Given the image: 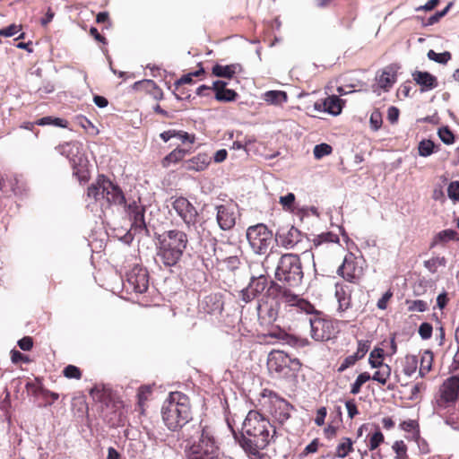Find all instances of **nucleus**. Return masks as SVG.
<instances>
[{"label": "nucleus", "mask_w": 459, "mask_h": 459, "mask_svg": "<svg viewBox=\"0 0 459 459\" xmlns=\"http://www.w3.org/2000/svg\"><path fill=\"white\" fill-rule=\"evenodd\" d=\"M371 128L375 131L378 130L383 123L382 114L378 109L372 111L369 118Z\"/></svg>", "instance_id": "nucleus-52"}, {"label": "nucleus", "mask_w": 459, "mask_h": 459, "mask_svg": "<svg viewBox=\"0 0 459 459\" xmlns=\"http://www.w3.org/2000/svg\"><path fill=\"white\" fill-rule=\"evenodd\" d=\"M435 399L437 406L440 409L455 406L459 399V377H447L439 386Z\"/></svg>", "instance_id": "nucleus-14"}, {"label": "nucleus", "mask_w": 459, "mask_h": 459, "mask_svg": "<svg viewBox=\"0 0 459 459\" xmlns=\"http://www.w3.org/2000/svg\"><path fill=\"white\" fill-rule=\"evenodd\" d=\"M393 292L391 290H388L378 300L377 306L379 309L385 310L387 308L388 303L393 298Z\"/></svg>", "instance_id": "nucleus-60"}, {"label": "nucleus", "mask_w": 459, "mask_h": 459, "mask_svg": "<svg viewBox=\"0 0 459 459\" xmlns=\"http://www.w3.org/2000/svg\"><path fill=\"white\" fill-rule=\"evenodd\" d=\"M161 413L169 430H179L192 419L189 397L181 392H171L163 403Z\"/></svg>", "instance_id": "nucleus-4"}, {"label": "nucleus", "mask_w": 459, "mask_h": 459, "mask_svg": "<svg viewBox=\"0 0 459 459\" xmlns=\"http://www.w3.org/2000/svg\"><path fill=\"white\" fill-rule=\"evenodd\" d=\"M264 100L271 104H280L287 100V94L281 91H269L264 94Z\"/></svg>", "instance_id": "nucleus-40"}, {"label": "nucleus", "mask_w": 459, "mask_h": 459, "mask_svg": "<svg viewBox=\"0 0 459 459\" xmlns=\"http://www.w3.org/2000/svg\"><path fill=\"white\" fill-rule=\"evenodd\" d=\"M385 351L381 348H375L369 354L368 363L372 368H377L384 364Z\"/></svg>", "instance_id": "nucleus-42"}, {"label": "nucleus", "mask_w": 459, "mask_h": 459, "mask_svg": "<svg viewBox=\"0 0 459 459\" xmlns=\"http://www.w3.org/2000/svg\"><path fill=\"white\" fill-rule=\"evenodd\" d=\"M281 305L285 309L289 307L290 312L311 313L314 311V305L295 294L292 290L281 286L275 281H271L266 290V299L259 300L256 310L257 316L262 325H267L276 321Z\"/></svg>", "instance_id": "nucleus-1"}, {"label": "nucleus", "mask_w": 459, "mask_h": 459, "mask_svg": "<svg viewBox=\"0 0 459 459\" xmlns=\"http://www.w3.org/2000/svg\"><path fill=\"white\" fill-rule=\"evenodd\" d=\"M309 318L310 335L316 342H327L335 338L340 331L338 322L330 316L316 310L311 313Z\"/></svg>", "instance_id": "nucleus-8"}, {"label": "nucleus", "mask_w": 459, "mask_h": 459, "mask_svg": "<svg viewBox=\"0 0 459 459\" xmlns=\"http://www.w3.org/2000/svg\"><path fill=\"white\" fill-rule=\"evenodd\" d=\"M217 214L216 220L219 227L222 230H231L237 220L235 208L230 204H221L216 206Z\"/></svg>", "instance_id": "nucleus-21"}, {"label": "nucleus", "mask_w": 459, "mask_h": 459, "mask_svg": "<svg viewBox=\"0 0 459 459\" xmlns=\"http://www.w3.org/2000/svg\"><path fill=\"white\" fill-rule=\"evenodd\" d=\"M335 296L337 298L340 311H346L351 307V290L349 286L337 284Z\"/></svg>", "instance_id": "nucleus-25"}, {"label": "nucleus", "mask_w": 459, "mask_h": 459, "mask_svg": "<svg viewBox=\"0 0 459 459\" xmlns=\"http://www.w3.org/2000/svg\"><path fill=\"white\" fill-rule=\"evenodd\" d=\"M434 354L431 351L426 350L420 354L419 375L425 377L432 369Z\"/></svg>", "instance_id": "nucleus-29"}, {"label": "nucleus", "mask_w": 459, "mask_h": 459, "mask_svg": "<svg viewBox=\"0 0 459 459\" xmlns=\"http://www.w3.org/2000/svg\"><path fill=\"white\" fill-rule=\"evenodd\" d=\"M72 411L78 417H82L88 411V403L84 396L74 397L72 400Z\"/></svg>", "instance_id": "nucleus-35"}, {"label": "nucleus", "mask_w": 459, "mask_h": 459, "mask_svg": "<svg viewBox=\"0 0 459 459\" xmlns=\"http://www.w3.org/2000/svg\"><path fill=\"white\" fill-rule=\"evenodd\" d=\"M227 82L216 81L212 84V91L215 92V99L221 102H230L236 100L238 93L234 90L227 89Z\"/></svg>", "instance_id": "nucleus-24"}, {"label": "nucleus", "mask_w": 459, "mask_h": 459, "mask_svg": "<svg viewBox=\"0 0 459 459\" xmlns=\"http://www.w3.org/2000/svg\"><path fill=\"white\" fill-rule=\"evenodd\" d=\"M152 394V388L151 385H142L137 391V406L138 411L141 413L144 412V407L146 401L149 400Z\"/></svg>", "instance_id": "nucleus-32"}, {"label": "nucleus", "mask_w": 459, "mask_h": 459, "mask_svg": "<svg viewBox=\"0 0 459 459\" xmlns=\"http://www.w3.org/2000/svg\"><path fill=\"white\" fill-rule=\"evenodd\" d=\"M124 208L132 221L131 230H133L134 234L144 233L145 235H149V230L144 220V206L141 205L136 201H133L129 204L126 203Z\"/></svg>", "instance_id": "nucleus-17"}, {"label": "nucleus", "mask_w": 459, "mask_h": 459, "mask_svg": "<svg viewBox=\"0 0 459 459\" xmlns=\"http://www.w3.org/2000/svg\"><path fill=\"white\" fill-rule=\"evenodd\" d=\"M187 152L184 149L177 148L163 158L161 164L164 168H168L171 163H177L182 160Z\"/></svg>", "instance_id": "nucleus-34"}, {"label": "nucleus", "mask_w": 459, "mask_h": 459, "mask_svg": "<svg viewBox=\"0 0 459 459\" xmlns=\"http://www.w3.org/2000/svg\"><path fill=\"white\" fill-rule=\"evenodd\" d=\"M412 78L420 86L422 92L431 91L438 85L437 77L429 72L415 71L412 73Z\"/></svg>", "instance_id": "nucleus-23"}, {"label": "nucleus", "mask_w": 459, "mask_h": 459, "mask_svg": "<svg viewBox=\"0 0 459 459\" xmlns=\"http://www.w3.org/2000/svg\"><path fill=\"white\" fill-rule=\"evenodd\" d=\"M436 145L433 141L431 140H422L419 143L418 145V152L419 155L421 157H428L430 156L432 153L437 152Z\"/></svg>", "instance_id": "nucleus-39"}, {"label": "nucleus", "mask_w": 459, "mask_h": 459, "mask_svg": "<svg viewBox=\"0 0 459 459\" xmlns=\"http://www.w3.org/2000/svg\"><path fill=\"white\" fill-rule=\"evenodd\" d=\"M418 358L415 355H407L404 358V362L403 365V372L408 376H412L418 368Z\"/></svg>", "instance_id": "nucleus-36"}, {"label": "nucleus", "mask_w": 459, "mask_h": 459, "mask_svg": "<svg viewBox=\"0 0 459 459\" xmlns=\"http://www.w3.org/2000/svg\"><path fill=\"white\" fill-rule=\"evenodd\" d=\"M370 379L371 376L368 372L360 373L351 386V394H358L360 392L361 386Z\"/></svg>", "instance_id": "nucleus-43"}, {"label": "nucleus", "mask_w": 459, "mask_h": 459, "mask_svg": "<svg viewBox=\"0 0 459 459\" xmlns=\"http://www.w3.org/2000/svg\"><path fill=\"white\" fill-rule=\"evenodd\" d=\"M393 449L396 454V459H400L406 456L407 446L403 440L395 441L394 444L393 445Z\"/></svg>", "instance_id": "nucleus-57"}, {"label": "nucleus", "mask_w": 459, "mask_h": 459, "mask_svg": "<svg viewBox=\"0 0 459 459\" xmlns=\"http://www.w3.org/2000/svg\"><path fill=\"white\" fill-rule=\"evenodd\" d=\"M243 432L238 438L249 459H267L264 450L276 437V428L260 411L251 410L243 423Z\"/></svg>", "instance_id": "nucleus-2"}, {"label": "nucleus", "mask_w": 459, "mask_h": 459, "mask_svg": "<svg viewBox=\"0 0 459 459\" xmlns=\"http://www.w3.org/2000/svg\"><path fill=\"white\" fill-rule=\"evenodd\" d=\"M22 30V25L13 23L5 28L0 29L1 37H13Z\"/></svg>", "instance_id": "nucleus-54"}, {"label": "nucleus", "mask_w": 459, "mask_h": 459, "mask_svg": "<svg viewBox=\"0 0 459 459\" xmlns=\"http://www.w3.org/2000/svg\"><path fill=\"white\" fill-rule=\"evenodd\" d=\"M447 195L454 202H459V181H453L449 184Z\"/></svg>", "instance_id": "nucleus-55"}, {"label": "nucleus", "mask_w": 459, "mask_h": 459, "mask_svg": "<svg viewBox=\"0 0 459 459\" xmlns=\"http://www.w3.org/2000/svg\"><path fill=\"white\" fill-rule=\"evenodd\" d=\"M449 8L450 4H448L444 10L437 12L435 14L431 15L428 19L426 25H433L437 23L442 17H444L447 13Z\"/></svg>", "instance_id": "nucleus-61"}, {"label": "nucleus", "mask_w": 459, "mask_h": 459, "mask_svg": "<svg viewBox=\"0 0 459 459\" xmlns=\"http://www.w3.org/2000/svg\"><path fill=\"white\" fill-rule=\"evenodd\" d=\"M270 283H268L267 277L260 275L258 277H252L248 285L240 291V299L248 303L258 295H260L265 289L267 290Z\"/></svg>", "instance_id": "nucleus-20"}, {"label": "nucleus", "mask_w": 459, "mask_h": 459, "mask_svg": "<svg viewBox=\"0 0 459 459\" xmlns=\"http://www.w3.org/2000/svg\"><path fill=\"white\" fill-rule=\"evenodd\" d=\"M279 256V254L277 251L270 250V252L266 255L263 261V267L265 270H269L271 268V265L273 264V261Z\"/></svg>", "instance_id": "nucleus-62"}, {"label": "nucleus", "mask_w": 459, "mask_h": 459, "mask_svg": "<svg viewBox=\"0 0 459 459\" xmlns=\"http://www.w3.org/2000/svg\"><path fill=\"white\" fill-rule=\"evenodd\" d=\"M172 208L188 228L196 224L198 212L186 197H177L172 203Z\"/></svg>", "instance_id": "nucleus-18"}, {"label": "nucleus", "mask_w": 459, "mask_h": 459, "mask_svg": "<svg viewBox=\"0 0 459 459\" xmlns=\"http://www.w3.org/2000/svg\"><path fill=\"white\" fill-rule=\"evenodd\" d=\"M259 403L262 409L280 425H283L290 419L291 411L294 410L290 403L267 388L262 391Z\"/></svg>", "instance_id": "nucleus-7"}, {"label": "nucleus", "mask_w": 459, "mask_h": 459, "mask_svg": "<svg viewBox=\"0 0 459 459\" xmlns=\"http://www.w3.org/2000/svg\"><path fill=\"white\" fill-rule=\"evenodd\" d=\"M186 456L187 459H220L219 447L207 428L203 429L199 441L186 450Z\"/></svg>", "instance_id": "nucleus-11"}, {"label": "nucleus", "mask_w": 459, "mask_h": 459, "mask_svg": "<svg viewBox=\"0 0 459 459\" xmlns=\"http://www.w3.org/2000/svg\"><path fill=\"white\" fill-rule=\"evenodd\" d=\"M63 375L66 378L79 380L82 377V372L78 367L74 365H67L63 369Z\"/></svg>", "instance_id": "nucleus-46"}, {"label": "nucleus", "mask_w": 459, "mask_h": 459, "mask_svg": "<svg viewBox=\"0 0 459 459\" xmlns=\"http://www.w3.org/2000/svg\"><path fill=\"white\" fill-rule=\"evenodd\" d=\"M419 334L423 340H429L432 336L433 326L429 323H422L419 327Z\"/></svg>", "instance_id": "nucleus-56"}, {"label": "nucleus", "mask_w": 459, "mask_h": 459, "mask_svg": "<svg viewBox=\"0 0 459 459\" xmlns=\"http://www.w3.org/2000/svg\"><path fill=\"white\" fill-rule=\"evenodd\" d=\"M224 302L219 293H212L205 296L198 305L199 313L208 316L211 321H220L222 315Z\"/></svg>", "instance_id": "nucleus-16"}, {"label": "nucleus", "mask_w": 459, "mask_h": 459, "mask_svg": "<svg viewBox=\"0 0 459 459\" xmlns=\"http://www.w3.org/2000/svg\"><path fill=\"white\" fill-rule=\"evenodd\" d=\"M427 56L429 59L443 65L446 64L452 57L451 53L448 51H445L443 53H436L432 49L428 52Z\"/></svg>", "instance_id": "nucleus-44"}, {"label": "nucleus", "mask_w": 459, "mask_h": 459, "mask_svg": "<svg viewBox=\"0 0 459 459\" xmlns=\"http://www.w3.org/2000/svg\"><path fill=\"white\" fill-rule=\"evenodd\" d=\"M456 235L457 232L454 230H444L435 236L430 247H435L437 243H444L449 240H453L456 238Z\"/></svg>", "instance_id": "nucleus-38"}, {"label": "nucleus", "mask_w": 459, "mask_h": 459, "mask_svg": "<svg viewBox=\"0 0 459 459\" xmlns=\"http://www.w3.org/2000/svg\"><path fill=\"white\" fill-rule=\"evenodd\" d=\"M273 232L264 224L250 226L247 230V239L252 250L258 255L267 253L273 243Z\"/></svg>", "instance_id": "nucleus-13"}, {"label": "nucleus", "mask_w": 459, "mask_h": 459, "mask_svg": "<svg viewBox=\"0 0 459 459\" xmlns=\"http://www.w3.org/2000/svg\"><path fill=\"white\" fill-rule=\"evenodd\" d=\"M134 89L136 91L143 92L150 95L155 100L163 99V91L152 80H143L134 82Z\"/></svg>", "instance_id": "nucleus-22"}, {"label": "nucleus", "mask_w": 459, "mask_h": 459, "mask_svg": "<svg viewBox=\"0 0 459 459\" xmlns=\"http://www.w3.org/2000/svg\"><path fill=\"white\" fill-rule=\"evenodd\" d=\"M11 360L13 363H19V362H23V363H29L30 362V359H29L28 356L22 354L21 351H17V350H12L11 351Z\"/></svg>", "instance_id": "nucleus-59"}, {"label": "nucleus", "mask_w": 459, "mask_h": 459, "mask_svg": "<svg viewBox=\"0 0 459 459\" xmlns=\"http://www.w3.org/2000/svg\"><path fill=\"white\" fill-rule=\"evenodd\" d=\"M364 259L352 253L345 255L342 264L338 268V273L345 281L358 283L364 274Z\"/></svg>", "instance_id": "nucleus-15"}, {"label": "nucleus", "mask_w": 459, "mask_h": 459, "mask_svg": "<svg viewBox=\"0 0 459 459\" xmlns=\"http://www.w3.org/2000/svg\"><path fill=\"white\" fill-rule=\"evenodd\" d=\"M446 259L444 256H435L424 262V266L432 273L437 272L438 267H445Z\"/></svg>", "instance_id": "nucleus-41"}, {"label": "nucleus", "mask_w": 459, "mask_h": 459, "mask_svg": "<svg viewBox=\"0 0 459 459\" xmlns=\"http://www.w3.org/2000/svg\"><path fill=\"white\" fill-rule=\"evenodd\" d=\"M187 234L177 229L164 231L159 235L156 259L165 268L176 266L184 255L188 246Z\"/></svg>", "instance_id": "nucleus-3"}, {"label": "nucleus", "mask_w": 459, "mask_h": 459, "mask_svg": "<svg viewBox=\"0 0 459 459\" xmlns=\"http://www.w3.org/2000/svg\"><path fill=\"white\" fill-rule=\"evenodd\" d=\"M90 394L93 400L104 404L102 414L108 423L112 426L118 425L121 422L122 402L113 400L104 388L95 385L90 390Z\"/></svg>", "instance_id": "nucleus-10"}, {"label": "nucleus", "mask_w": 459, "mask_h": 459, "mask_svg": "<svg viewBox=\"0 0 459 459\" xmlns=\"http://www.w3.org/2000/svg\"><path fill=\"white\" fill-rule=\"evenodd\" d=\"M377 370L373 374L371 379L377 381V383L385 385L387 384V381L391 376V367L385 363L381 366L377 367Z\"/></svg>", "instance_id": "nucleus-31"}, {"label": "nucleus", "mask_w": 459, "mask_h": 459, "mask_svg": "<svg viewBox=\"0 0 459 459\" xmlns=\"http://www.w3.org/2000/svg\"><path fill=\"white\" fill-rule=\"evenodd\" d=\"M409 311L424 312L429 308L428 303L421 299L406 300Z\"/></svg>", "instance_id": "nucleus-48"}, {"label": "nucleus", "mask_w": 459, "mask_h": 459, "mask_svg": "<svg viewBox=\"0 0 459 459\" xmlns=\"http://www.w3.org/2000/svg\"><path fill=\"white\" fill-rule=\"evenodd\" d=\"M325 110L332 115H339L342 109V100L333 95L325 99L324 102Z\"/></svg>", "instance_id": "nucleus-30"}, {"label": "nucleus", "mask_w": 459, "mask_h": 459, "mask_svg": "<svg viewBox=\"0 0 459 459\" xmlns=\"http://www.w3.org/2000/svg\"><path fill=\"white\" fill-rule=\"evenodd\" d=\"M370 348V342L368 341L359 340L358 342V348L355 354L361 359L365 357Z\"/></svg>", "instance_id": "nucleus-58"}, {"label": "nucleus", "mask_w": 459, "mask_h": 459, "mask_svg": "<svg viewBox=\"0 0 459 459\" xmlns=\"http://www.w3.org/2000/svg\"><path fill=\"white\" fill-rule=\"evenodd\" d=\"M18 346L22 351H30L33 347V339L30 336H24L18 341Z\"/></svg>", "instance_id": "nucleus-63"}, {"label": "nucleus", "mask_w": 459, "mask_h": 459, "mask_svg": "<svg viewBox=\"0 0 459 459\" xmlns=\"http://www.w3.org/2000/svg\"><path fill=\"white\" fill-rule=\"evenodd\" d=\"M401 428L407 432L417 431L419 432V424L414 420H404L401 423Z\"/></svg>", "instance_id": "nucleus-64"}, {"label": "nucleus", "mask_w": 459, "mask_h": 459, "mask_svg": "<svg viewBox=\"0 0 459 459\" xmlns=\"http://www.w3.org/2000/svg\"><path fill=\"white\" fill-rule=\"evenodd\" d=\"M437 135L445 144L450 145L455 142V134L448 126L440 127L437 131Z\"/></svg>", "instance_id": "nucleus-45"}, {"label": "nucleus", "mask_w": 459, "mask_h": 459, "mask_svg": "<svg viewBox=\"0 0 459 459\" xmlns=\"http://www.w3.org/2000/svg\"><path fill=\"white\" fill-rule=\"evenodd\" d=\"M87 197L94 202L111 205H125L126 200L122 189L104 175H99L87 188Z\"/></svg>", "instance_id": "nucleus-5"}, {"label": "nucleus", "mask_w": 459, "mask_h": 459, "mask_svg": "<svg viewBox=\"0 0 459 459\" xmlns=\"http://www.w3.org/2000/svg\"><path fill=\"white\" fill-rule=\"evenodd\" d=\"M9 182L14 195H20L25 190L24 183L19 176L14 175L10 178Z\"/></svg>", "instance_id": "nucleus-50"}, {"label": "nucleus", "mask_w": 459, "mask_h": 459, "mask_svg": "<svg viewBox=\"0 0 459 459\" xmlns=\"http://www.w3.org/2000/svg\"><path fill=\"white\" fill-rule=\"evenodd\" d=\"M279 203L282 205L284 210L292 211L295 203L294 194L289 193L286 195L281 196Z\"/></svg>", "instance_id": "nucleus-53"}, {"label": "nucleus", "mask_w": 459, "mask_h": 459, "mask_svg": "<svg viewBox=\"0 0 459 459\" xmlns=\"http://www.w3.org/2000/svg\"><path fill=\"white\" fill-rule=\"evenodd\" d=\"M333 152V148L331 145L327 143H320L316 144L314 147V156L316 159L319 160L326 155L331 154Z\"/></svg>", "instance_id": "nucleus-47"}, {"label": "nucleus", "mask_w": 459, "mask_h": 459, "mask_svg": "<svg viewBox=\"0 0 459 459\" xmlns=\"http://www.w3.org/2000/svg\"><path fill=\"white\" fill-rule=\"evenodd\" d=\"M303 277L302 264L298 255L287 253L279 257L275 269L276 282L291 290L301 285Z\"/></svg>", "instance_id": "nucleus-6"}, {"label": "nucleus", "mask_w": 459, "mask_h": 459, "mask_svg": "<svg viewBox=\"0 0 459 459\" xmlns=\"http://www.w3.org/2000/svg\"><path fill=\"white\" fill-rule=\"evenodd\" d=\"M353 442L350 437H342L336 446L335 456L345 458L350 453L353 452Z\"/></svg>", "instance_id": "nucleus-33"}, {"label": "nucleus", "mask_w": 459, "mask_h": 459, "mask_svg": "<svg viewBox=\"0 0 459 459\" xmlns=\"http://www.w3.org/2000/svg\"><path fill=\"white\" fill-rule=\"evenodd\" d=\"M241 71V65L239 64H231L228 65H221L216 64L212 67V74L217 77H222L227 79H232L237 73Z\"/></svg>", "instance_id": "nucleus-27"}, {"label": "nucleus", "mask_w": 459, "mask_h": 459, "mask_svg": "<svg viewBox=\"0 0 459 459\" xmlns=\"http://www.w3.org/2000/svg\"><path fill=\"white\" fill-rule=\"evenodd\" d=\"M396 81V75L391 67L385 68L381 74L377 77V85L379 88L387 91Z\"/></svg>", "instance_id": "nucleus-28"}, {"label": "nucleus", "mask_w": 459, "mask_h": 459, "mask_svg": "<svg viewBox=\"0 0 459 459\" xmlns=\"http://www.w3.org/2000/svg\"><path fill=\"white\" fill-rule=\"evenodd\" d=\"M211 163V158L206 153H198L195 157L185 161V168L187 170L202 171Z\"/></svg>", "instance_id": "nucleus-26"}, {"label": "nucleus", "mask_w": 459, "mask_h": 459, "mask_svg": "<svg viewBox=\"0 0 459 459\" xmlns=\"http://www.w3.org/2000/svg\"><path fill=\"white\" fill-rule=\"evenodd\" d=\"M267 367L272 374L279 377H289L301 369L302 363L282 351L273 350L268 355Z\"/></svg>", "instance_id": "nucleus-9"}, {"label": "nucleus", "mask_w": 459, "mask_h": 459, "mask_svg": "<svg viewBox=\"0 0 459 459\" xmlns=\"http://www.w3.org/2000/svg\"><path fill=\"white\" fill-rule=\"evenodd\" d=\"M359 359H360L359 358V356H357L355 353L347 356L346 358L343 359V360L340 364V366L338 368V372L345 371L347 368L354 366L357 363V361H359Z\"/></svg>", "instance_id": "nucleus-51"}, {"label": "nucleus", "mask_w": 459, "mask_h": 459, "mask_svg": "<svg viewBox=\"0 0 459 459\" xmlns=\"http://www.w3.org/2000/svg\"><path fill=\"white\" fill-rule=\"evenodd\" d=\"M385 440L384 435L380 430H377L369 436L368 448L373 451L377 449Z\"/></svg>", "instance_id": "nucleus-49"}, {"label": "nucleus", "mask_w": 459, "mask_h": 459, "mask_svg": "<svg viewBox=\"0 0 459 459\" xmlns=\"http://www.w3.org/2000/svg\"><path fill=\"white\" fill-rule=\"evenodd\" d=\"M126 282L136 293H144L149 288V273L145 268L134 267L127 274Z\"/></svg>", "instance_id": "nucleus-19"}, {"label": "nucleus", "mask_w": 459, "mask_h": 459, "mask_svg": "<svg viewBox=\"0 0 459 459\" xmlns=\"http://www.w3.org/2000/svg\"><path fill=\"white\" fill-rule=\"evenodd\" d=\"M275 241L279 247L302 253L308 245L307 237L294 226L280 228L275 234Z\"/></svg>", "instance_id": "nucleus-12"}, {"label": "nucleus", "mask_w": 459, "mask_h": 459, "mask_svg": "<svg viewBox=\"0 0 459 459\" xmlns=\"http://www.w3.org/2000/svg\"><path fill=\"white\" fill-rule=\"evenodd\" d=\"M338 241L339 238L336 234H333L330 231L323 232L314 238L313 246L317 247L323 243H337Z\"/></svg>", "instance_id": "nucleus-37"}]
</instances>
